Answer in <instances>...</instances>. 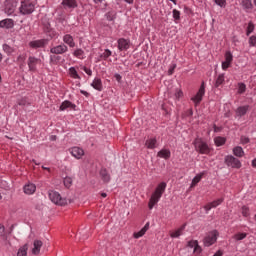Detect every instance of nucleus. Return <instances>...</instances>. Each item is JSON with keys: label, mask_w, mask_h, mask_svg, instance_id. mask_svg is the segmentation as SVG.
<instances>
[{"label": "nucleus", "mask_w": 256, "mask_h": 256, "mask_svg": "<svg viewBox=\"0 0 256 256\" xmlns=\"http://www.w3.org/2000/svg\"><path fill=\"white\" fill-rule=\"evenodd\" d=\"M194 149L200 155H209L211 153V147L203 140V138H196L193 141Z\"/></svg>", "instance_id": "nucleus-1"}, {"label": "nucleus", "mask_w": 256, "mask_h": 256, "mask_svg": "<svg viewBox=\"0 0 256 256\" xmlns=\"http://www.w3.org/2000/svg\"><path fill=\"white\" fill-rule=\"evenodd\" d=\"M35 11V4H33L29 0H25L21 2L19 7V12L21 15H31Z\"/></svg>", "instance_id": "nucleus-2"}, {"label": "nucleus", "mask_w": 256, "mask_h": 256, "mask_svg": "<svg viewBox=\"0 0 256 256\" xmlns=\"http://www.w3.org/2000/svg\"><path fill=\"white\" fill-rule=\"evenodd\" d=\"M42 27H43V32L48 37H50V39H57V37H59V33H57V31H55V29L51 27V23L49 22V20L47 19L43 20Z\"/></svg>", "instance_id": "nucleus-3"}, {"label": "nucleus", "mask_w": 256, "mask_h": 256, "mask_svg": "<svg viewBox=\"0 0 256 256\" xmlns=\"http://www.w3.org/2000/svg\"><path fill=\"white\" fill-rule=\"evenodd\" d=\"M48 195H49L50 201H52V203H54L55 205H60V206L67 205V199L61 197V194H59V192L50 190L48 192Z\"/></svg>", "instance_id": "nucleus-4"}, {"label": "nucleus", "mask_w": 256, "mask_h": 256, "mask_svg": "<svg viewBox=\"0 0 256 256\" xmlns=\"http://www.w3.org/2000/svg\"><path fill=\"white\" fill-rule=\"evenodd\" d=\"M224 162L225 165H227V167H231V169H241L242 167L241 161L233 155L225 156Z\"/></svg>", "instance_id": "nucleus-5"}, {"label": "nucleus", "mask_w": 256, "mask_h": 256, "mask_svg": "<svg viewBox=\"0 0 256 256\" xmlns=\"http://www.w3.org/2000/svg\"><path fill=\"white\" fill-rule=\"evenodd\" d=\"M217 237H219V232L217 230L209 232L204 238V246L211 247V245H214L217 242Z\"/></svg>", "instance_id": "nucleus-6"}, {"label": "nucleus", "mask_w": 256, "mask_h": 256, "mask_svg": "<svg viewBox=\"0 0 256 256\" xmlns=\"http://www.w3.org/2000/svg\"><path fill=\"white\" fill-rule=\"evenodd\" d=\"M29 71L32 73L37 72V65H41V59L35 56H29L27 60Z\"/></svg>", "instance_id": "nucleus-7"}, {"label": "nucleus", "mask_w": 256, "mask_h": 256, "mask_svg": "<svg viewBox=\"0 0 256 256\" xmlns=\"http://www.w3.org/2000/svg\"><path fill=\"white\" fill-rule=\"evenodd\" d=\"M48 45H49V39H39V40H33L29 42V47H31V49H43Z\"/></svg>", "instance_id": "nucleus-8"}, {"label": "nucleus", "mask_w": 256, "mask_h": 256, "mask_svg": "<svg viewBox=\"0 0 256 256\" xmlns=\"http://www.w3.org/2000/svg\"><path fill=\"white\" fill-rule=\"evenodd\" d=\"M67 51H69V47L63 43L50 48V53H52V55H64Z\"/></svg>", "instance_id": "nucleus-9"}, {"label": "nucleus", "mask_w": 256, "mask_h": 256, "mask_svg": "<svg viewBox=\"0 0 256 256\" xmlns=\"http://www.w3.org/2000/svg\"><path fill=\"white\" fill-rule=\"evenodd\" d=\"M205 95V82H202L197 94L191 98V100L193 101V103H195V105H199V103H201V101H203V96Z\"/></svg>", "instance_id": "nucleus-10"}, {"label": "nucleus", "mask_w": 256, "mask_h": 256, "mask_svg": "<svg viewBox=\"0 0 256 256\" xmlns=\"http://www.w3.org/2000/svg\"><path fill=\"white\" fill-rule=\"evenodd\" d=\"M15 9H17V2L13 0H9L5 4L4 11L6 15H13L15 13Z\"/></svg>", "instance_id": "nucleus-11"}, {"label": "nucleus", "mask_w": 256, "mask_h": 256, "mask_svg": "<svg viewBox=\"0 0 256 256\" xmlns=\"http://www.w3.org/2000/svg\"><path fill=\"white\" fill-rule=\"evenodd\" d=\"M119 51H127L131 47V40L125 38H119L118 41Z\"/></svg>", "instance_id": "nucleus-12"}, {"label": "nucleus", "mask_w": 256, "mask_h": 256, "mask_svg": "<svg viewBox=\"0 0 256 256\" xmlns=\"http://www.w3.org/2000/svg\"><path fill=\"white\" fill-rule=\"evenodd\" d=\"M61 5L63 9H77L79 7V3L77 0H62Z\"/></svg>", "instance_id": "nucleus-13"}, {"label": "nucleus", "mask_w": 256, "mask_h": 256, "mask_svg": "<svg viewBox=\"0 0 256 256\" xmlns=\"http://www.w3.org/2000/svg\"><path fill=\"white\" fill-rule=\"evenodd\" d=\"M41 247H43V241L34 240L33 248H32V255H39V253H41Z\"/></svg>", "instance_id": "nucleus-14"}, {"label": "nucleus", "mask_w": 256, "mask_h": 256, "mask_svg": "<svg viewBox=\"0 0 256 256\" xmlns=\"http://www.w3.org/2000/svg\"><path fill=\"white\" fill-rule=\"evenodd\" d=\"M247 111H249V105L240 106L236 109V118L238 117L241 119V117H244V115H247Z\"/></svg>", "instance_id": "nucleus-15"}, {"label": "nucleus", "mask_w": 256, "mask_h": 256, "mask_svg": "<svg viewBox=\"0 0 256 256\" xmlns=\"http://www.w3.org/2000/svg\"><path fill=\"white\" fill-rule=\"evenodd\" d=\"M70 153H71L72 157H75V159H81V156L85 155V151H83V149H81L79 147L71 148Z\"/></svg>", "instance_id": "nucleus-16"}, {"label": "nucleus", "mask_w": 256, "mask_h": 256, "mask_svg": "<svg viewBox=\"0 0 256 256\" xmlns=\"http://www.w3.org/2000/svg\"><path fill=\"white\" fill-rule=\"evenodd\" d=\"M63 43L64 45H68V47H75V39L73 36H71V34H66L63 36Z\"/></svg>", "instance_id": "nucleus-17"}, {"label": "nucleus", "mask_w": 256, "mask_h": 256, "mask_svg": "<svg viewBox=\"0 0 256 256\" xmlns=\"http://www.w3.org/2000/svg\"><path fill=\"white\" fill-rule=\"evenodd\" d=\"M185 227H187V224H183L180 228H178L176 231L170 233V237L172 239H179L181 235H183V232L185 231Z\"/></svg>", "instance_id": "nucleus-18"}, {"label": "nucleus", "mask_w": 256, "mask_h": 256, "mask_svg": "<svg viewBox=\"0 0 256 256\" xmlns=\"http://www.w3.org/2000/svg\"><path fill=\"white\" fill-rule=\"evenodd\" d=\"M161 200V196L155 194V192H153V194L151 195V198L149 200L148 203V207L149 209H153V207H155V205H157L158 201Z\"/></svg>", "instance_id": "nucleus-19"}, {"label": "nucleus", "mask_w": 256, "mask_h": 256, "mask_svg": "<svg viewBox=\"0 0 256 256\" xmlns=\"http://www.w3.org/2000/svg\"><path fill=\"white\" fill-rule=\"evenodd\" d=\"M165 189H167V183L161 182L156 187L154 194L158 195L159 197H163V193H165Z\"/></svg>", "instance_id": "nucleus-20"}, {"label": "nucleus", "mask_w": 256, "mask_h": 256, "mask_svg": "<svg viewBox=\"0 0 256 256\" xmlns=\"http://www.w3.org/2000/svg\"><path fill=\"white\" fill-rule=\"evenodd\" d=\"M0 27L5 29H13V27H15V23L13 22V19H4L0 21Z\"/></svg>", "instance_id": "nucleus-21"}, {"label": "nucleus", "mask_w": 256, "mask_h": 256, "mask_svg": "<svg viewBox=\"0 0 256 256\" xmlns=\"http://www.w3.org/2000/svg\"><path fill=\"white\" fill-rule=\"evenodd\" d=\"M23 189L26 195H33V193L37 191V186H35V184L33 183H29V184H26Z\"/></svg>", "instance_id": "nucleus-22"}, {"label": "nucleus", "mask_w": 256, "mask_h": 256, "mask_svg": "<svg viewBox=\"0 0 256 256\" xmlns=\"http://www.w3.org/2000/svg\"><path fill=\"white\" fill-rule=\"evenodd\" d=\"M91 87H93V89H96V91H103V82H101V78H94L91 83Z\"/></svg>", "instance_id": "nucleus-23"}, {"label": "nucleus", "mask_w": 256, "mask_h": 256, "mask_svg": "<svg viewBox=\"0 0 256 256\" xmlns=\"http://www.w3.org/2000/svg\"><path fill=\"white\" fill-rule=\"evenodd\" d=\"M240 5L244 11H251L253 9V2L251 0H241Z\"/></svg>", "instance_id": "nucleus-24"}, {"label": "nucleus", "mask_w": 256, "mask_h": 256, "mask_svg": "<svg viewBox=\"0 0 256 256\" xmlns=\"http://www.w3.org/2000/svg\"><path fill=\"white\" fill-rule=\"evenodd\" d=\"M100 177L104 183H109L111 181V175L107 172V169L103 168L100 170Z\"/></svg>", "instance_id": "nucleus-25"}, {"label": "nucleus", "mask_w": 256, "mask_h": 256, "mask_svg": "<svg viewBox=\"0 0 256 256\" xmlns=\"http://www.w3.org/2000/svg\"><path fill=\"white\" fill-rule=\"evenodd\" d=\"M2 51H4V53H6V55H8V57H11V55H13V53H15V48H13L9 44L5 43L2 45Z\"/></svg>", "instance_id": "nucleus-26"}, {"label": "nucleus", "mask_w": 256, "mask_h": 256, "mask_svg": "<svg viewBox=\"0 0 256 256\" xmlns=\"http://www.w3.org/2000/svg\"><path fill=\"white\" fill-rule=\"evenodd\" d=\"M75 107H77L75 104L69 100H66L60 105V111H65V109H75Z\"/></svg>", "instance_id": "nucleus-27"}, {"label": "nucleus", "mask_w": 256, "mask_h": 256, "mask_svg": "<svg viewBox=\"0 0 256 256\" xmlns=\"http://www.w3.org/2000/svg\"><path fill=\"white\" fill-rule=\"evenodd\" d=\"M223 83H225V74H219L215 80L214 87L216 89H219V87H221Z\"/></svg>", "instance_id": "nucleus-28"}, {"label": "nucleus", "mask_w": 256, "mask_h": 256, "mask_svg": "<svg viewBox=\"0 0 256 256\" xmlns=\"http://www.w3.org/2000/svg\"><path fill=\"white\" fill-rule=\"evenodd\" d=\"M106 21H115L117 19V12L115 10H111L109 12H107L104 15Z\"/></svg>", "instance_id": "nucleus-29"}, {"label": "nucleus", "mask_w": 256, "mask_h": 256, "mask_svg": "<svg viewBox=\"0 0 256 256\" xmlns=\"http://www.w3.org/2000/svg\"><path fill=\"white\" fill-rule=\"evenodd\" d=\"M158 157H160L161 159H170L171 157V151H169L168 149H162L158 152Z\"/></svg>", "instance_id": "nucleus-30"}, {"label": "nucleus", "mask_w": 256, "mask_h": 256, "mask_svg": "<svg viewBox=\"0 0 256 256\" xmlns=\"http://www.w3.org/2000/svg\"><path fill=\"white\" fill-rule=\"evenodd\" d=\"M27 251H29V244H24L18 249L17 256H27Z\"/></svg>", "instance_id": "nucleus-31"}, {"label": "nucleus", "mask_w": 256, "mask_h": 256, "mask_svg": "<svg viewBox=\"0 0 256 256\" xmlns=\"http://www.w3.org/2000/svg\"><path fill=\"white\" fill-rule=\"evenodd\" d=\"M145 145H146L147 149H155V147H157V139L150 138V139L146 140Z\"/></svg>", "instance_id": "nucleus-32"}, {"label": "nucleus", "mask_w": 256, "mask_h": 256, "mask_svg": "<svg viewBox=\"0 0 256 256\" xmlns=\"http://www.w3.org/2000/svg\"><path fill=\"white\" fill-rule=\"evenodd\" d=\"M72 55L77 59H85V51H83V49L81 48H77L76 50H74Z\"/></svg>", "instance_id": "nucleus-33"}, {"label": "nucleus", "mask_w": 256, "mask_h": 256, "mask_svg": "<svg viewBox=\"0 0 256 256\" xmlns=\"http://www.w3.org/2000/svg\"><path fill=\"white\" fill-rule=\"evenodd\" d=\"M226 142L227 139L225 137L218 136L214 138V143L216 147H222V145H225Z\"/></svg>", "instance_id": "nucleus-34"}, {"label": "nucleus", "mask_w": 256, "mask_h": 256, "mask_svg": "<svg viewBox=\"0 0 256 256\" xmlns=\"http://www.w3.org/2000/svg\"><path fill=\"white\" fill-rule=\"evenodd\" d=\"M233 153L236 157H243V155H245V151H243L241 146L234 147Z\"/></svg>", "instance_id": "nucleus-35"}, {"label": "nucleus", "mask_w": 256, "mask_h": 256, "mask_svg": "<svg viewBox=\"0 0 256 256\" xmlns=\"http://www.w3.org/2000/svg\"><path fill=\"white\" fill-rule=\"evenodd\" d=\"M69 74L72 77V79H81V76H79L75 67H70L69 68Z\"/></svg>", "instance_id": "nucleus-36"}, {"label": "nucleus", "mask_w": 256, "mask_h": 256, "mask_svg": "<svg viewBox=\"0 0 256 256\" xmlns=\"http://www.w3.org/2000/svg\"><path fill=\"white\" fill-rule=\"evenodd\" d=\"M111 55H113V52H111V50H109V49H105L104 53H102L100 55V58L104 59V61H107V59H109V57H111Z\"/></svg>", "instance_id": "nucleus-37"}, {"label": "nucleus", "mask_w": 256, "mask_h": 256, "mask_svg": "<svg viewBox=\"0 0 256 256\" xmlns=\"http://www.w3.org/2000/svg\"><path fill=\"white\" fill-rule=\"evenodd\" d=\"M188 247H191V249L194 248V252L201 251V248H199V244L197 243V241L188 242Z\"/></svg>", "instance_id": "nucleus-38"}, {"label": "nucleus", "mask_w": 256, "mask_h": 256, "mask_svg": "<svg viewBox=\"0 0 256 256\" xmlns=\"http://www.w3.org/2000/svg\"><path fill=\"white\" fill-rule=\"evenodd\" d=\"M201 179H203V174H198L196 175L193 180H192V184L191 187H195V185H197V183H199V181H201Z\"/></svg>", "instance_id": "nucleus-39"}, {"label": "nucleus", "mask_w": 256, "mask_h": 256, "mask_svg": "<svg viewBox=\"0 0 256 256\" xmlns=\"http://www.w3.org/2000/svg\"><path fill=\"white\" fill-rule=\"evenodd\" d=\"M71 185H73V178L67 176L64 178V186L67 187V189H69L71 187Z\"/></svg>", "instance_id": "nucleus-40"}, {"label": "nucleus", "mask_w": 256, "mask_h": 256, "mask_svg": "<svg viewBox=\"0 0 256 256\" xmlns=\"http://www.w3.org/2000/svg\"><path fill=\"white\" fill-rule=\"evenodd\" d=\"M245 91H247V86L245 85V83H239L238 84L239 95H243V93H245Z\"/></svg>", "instance_id": "nucleus-41"}, {"label": "nucleus", "mask_w": 256, "mask_h": 256, "mask_svg": "<svg viewBox=\"0 0 256 256\" xmlns=\"http://www.w3.org/2000/svg\"><path fill=\"white\" fill-rule=\"evenodd\" d=\"M247 237V233H237L234 235L235 241H243Z\"/></svg>", "instance_id": "nucleus-42"}, {"label": "nucleus", "mask_w": 256, "mask_h": 256, "mask_svg": "<svg viewBox=\"0 0 256 256\" xmlns=\"http://www.w3.org/2000/svg\"><path fill=\"white\" fill-rule=\"evenodd\" d=\"M225 61L230 64L233 63V54L231 53V51H227L225 53Z\"/></svg>", "instance_id": "nucleus-43"}, {"label": "nucleus", "mask_w": 256, "mask_h": 256, "mask_svg": "<svg viewBox=\"0 0 256 256\" xmlns=\"http://www.w3.org/2000/svg\"><path fill=\"white\" fill-rule=\"evenodd\" d=\"M253 31H255V25L253 24V22H249L247 26V31H246L247 37H249V34L252 33Z\"/></svg>", "instance_id": "nucleus-44"}, {"label": "nucleus", "mask_w": 256, "mask_h": 256, "mask_svg": "<svg viewBox=\"0 0 256 256\" xmlns=\"http://www.w3.org/2000/svg\"><path fill=\"white\" fill-rule=\"evenodd\" d=\"M27 60V53H23L18 55L17 57V63H25V61Z\"/></svg>", "instance_id": "nucleus-45"}, {"label": "nucleus", "mask_w": 256, "mask_h": 256, "mask_svg": "<svg viewBox=\"0 0 256 256\" xmlns=\"http://www.w3.org/2000/svg\"><path fill=\"white\" fill-rule=\"evenodd\" d=\"M61 61V56H57V54L50 55V63H59Z\"/></svg>", "instance_id": "nucleus-46"}, {"label": "nucleus", "mask_w": 256, "mask_h": 256, "mask_svg": "<svg viewBox=\"0 0 256 256\" xmlns=\"http://www.w3.org/2000/svg\"><path fill=\"white\" fill-rule=\"evenodd\" d=\"M214 2L221 8H225L227 6V0H214Z\"/></svg>", "instance_id": "nucleus-47"}, {"label": "nucleus", "mask_w": 256, "mask_h": 256, "mask_svg": "<svg viewBox=\"0 0 256 256\" xmlns=\"http://www.w3.org/2000/svg\"><path fill=\"white\" fill-rule=\"evenodd\" d=\"M173 19H175L176 21H179V19H181V12L177 9L173 10Z\"/></svg>", "instance_id": "nucleus-48"}, {"label": "nucleus", "mask_w": 256, "mask_h": 256, "mask_svg": "<svg viewBox=\"0 0 256 256\" xmlns=\"http://www.w3.org/2000/svg\"><path fill=\"white\" fill-rule=\"evenodd\" d=\"M221 203H223V199L220 198L218 200L211 202L210 205L212 206V209H215V207H219Z\"/></svg>", "instance_id": "nucleus-49"}, {"label": "nucleus", "mask_w": 256, "mask_h": 256, "mask_svg": "<svg viewBox=\"0 0 256 256\" xmlns=\"http://www.w3.org/2000/svg\"><path fill=\"white\" fill-rule=\"evenodd\" d=\"M145 231L143 230V229H141L140 231H138V232H135L134 234H133V236H134V239H140V237H143V235H145Z\"/></svg>", "instance_id": "nucleus-50"}, {"label": "nucleus", "mask_w": 256, "mask_h": 256, "mask_svg": "<svg viewBox=\"0 0 256 256\" xmlns=\"http://www.w3.org/2000/svg\"><path fill=\"white\" fill-rule=\"evenodd\" d=\"M242 215H243V217H249V215H250L249 207H247V206L242 207Z\"/></svg>", "instance_id": "nucleus-51"}, {"label": "nucleus", "mask_w": 256, "mask_h": 256, "mask_svg": "<svg viewBox=\"0 0 256 256\" xmlns=\"http://www.w3.org/2000/svg\"><path fill=\"white\" fill-rule=\"evenodd\" d=\"M175 69H177V64L172 63L168 69V75H171L175 71Z\"/></svg>", "instance_id": "nucleus-52"}, {"label": "nucleus", "mask_w": 256, "mask_h": 256, "mask_svg": "<svg viewBox=\"0 0 256 256\" xmlns=\"http://www.w3.org/2000/svg\"><path fill=\"white\" fill-rule=\"evenodd\" d=\"M249 45H250L251 47H255V46H256V36H251V37L249 38Z\"/></svg>", "instance_id": "nucleus-53"}, {"label": "nucleus", "mask_w": 256, "mask_h": 256, "mask_svg": "<svg viewBox=\"0 0 256 256\" xmlns=\"http://www.w3.org/2000/svg\"><path fill=\"white\" fill-rule=\"evenodd\" d=\"M231 67V63L230 62H222V69L223 71H227V69H229Z\"/></svg>", "instance_id": "nucleus-54"}, {"label": "nucleus", "mask_w": 256, "mask_h": 256, "mask_svg": "<svg viewBox=\"0 0 256 256\" xmlns=\"http://www.w3.org/2000/svg\"><path fill=\"white\" fill-rule=\"evenodd\" d=\"M181 97H183V91H181L180 89H176L175 98L181 99Z\"/></svg>", "instance_id": "nucleus-55"}, {"label": "nucleus", "mask_w": 256, "mask_h": 256, "mask_svg": "<svg viewBox=\"0 0 256 256\" xmlns=\"http://www.w3.org/2000/svg\"><path fill=\"white\" fill-rule=\"evenodd\" d=\"M240 141L242 143V145H247V143H249V137L246 136H241Z\"/></svg>", "instance_id": "nucleus-56"}, {"label": "nucleus", "mask_w": 256, "mask_h": 256, "mask_svg": "<svg viewBox=\"0 0 256 256\" xmlns=\"http://www.w3.org/2000/svg\"><path fill=\"white\" fill-rule=\"evenodd\" d=\"M93 3H95V5H104V7L107 6V2H105V0H93Z\"/></svg>", "instance_id": "nucleus-57"}, {"label": "nucleus", "mask_w": 256, "mask_h": 256, "mask_svg": "<svg viewBox=\"0 0 256 256\" xmlns=\"http://www.w3.org/2000/svg\"><path fill=\"white\" fill-rule=\"evenodd\" d=\"M0 237H5V226L0 224Z\"/></svg>", "instance_id": "nucleus-58"}, {"label": "nucleus", "mask_w": 256, "mask_h": 256, "mask_svg": "<svg viewBox=\"0 0 256 256\" xmlns=\"http://www.w3.org/2000/svg\"><path fill=\"white\" fill-rule=\"evenodd\" d=\"M83 71L85 72L86 75H89V77H91V75H93V71L87 67H84Z\"/></svg>", "instance_id": "nucleus-59"}, {"label": "nucleus", "mask_w": 256, "mask_h": 256, "mask_svg": "<svg viewBox=\"0 0 256 256\" xmlns=\"http://www.w3.org/2000/svg\"><path fill=\"white\" fill-rule=\"evenodd\" d=\"M206 213H209V211H211V209H213V206H211V203L207 204L205 207H204Z\"/></svg>", "instance_id": "nucleus-60"}, {"label": "nucleus", "mask_w": 256, "mask_h": 256, "mask_svg": "<svg viewBox=\"0 0 256 256\" xmlns=\"http://www.w3.org/2000/svg\"><path fill=\"white\" fill-rule=\"evenodd\" d=\"M142 229L145 233H147V231H149V222H147Z\"/></svg>", "instance_id": "nucleus-61"}, {"label": "nucleus", "mask_w": 256, "mask_h": 256, "mask_svg": "<svg viewBox=\"0 0 256 256\" xmlns=\"http://www.w3.org/2000/svg\"><path fill=\"white\" fill-rule=\"evenodd\" d=\"M214 132L219 133L221 131V127H217V125L214 124L213 126Z\"/></svg>", "instance_id": "nucleus-62"}, {"label": "nucleus", "mask_w": 256, "mask_h": 256, "mask_svg": "<svg viewBox=\"0 0 256 256\" xmlns=\"http://www.w3.org/2000/svg\"><path fill=\"white\" fill-rule=\"evenodd\" d=\"M80 93L82 95H84L85 97H89V92L85 91V90H80Z\"/></svg>", "instance_id": "nucleus-63"}, {"label": "nucleus", "mask_w": 256, "mask_h": 256, "mask_svg": "<svg viewBox=\"0 0 256 256\" xmlns=\"http://www.w3.org/2000/svg\"><path fill=\"white\" fill-rule=\"evenodd\" d=\"M252 167H254L256 169V158L254 160H252Z\"/></svg>", "instance_id": "nucleus-64"}]
</instances>
